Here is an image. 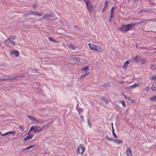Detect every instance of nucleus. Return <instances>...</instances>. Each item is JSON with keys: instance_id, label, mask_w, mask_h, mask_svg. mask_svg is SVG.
Segmentation results:
<instances>
[{"instance_id": "3c124183", "label": "nucleus", "mask_w": 156, "mask_h": 156, "mask_svg": "<svg viewBox=\"0 0 156 156\" xmlns=\"http://www.w3.org/2000/svg\"><path fill=\"white\" fill-rule=\"evenodd\" d=\"M49 39L51 41H54V42H56L55 41H53V40L51 37H49Z\"/></svg>"}, {"instance_id": "c85d7f7f", "label": "nucleus", "mask_w": 156, "mask_h": 156, "mask_svg": "<svg viewBox=\"0 0 156 156\" xmlns=\"http://www.w3.org/2000/svg\"><path fill=\"white\" fill-rule=\"evenodd\" d=\"M119 102L122 104L123 107H125L126 106V104L123 101H121Z\"/></svg>"}, {"instance_id": "39448f33", "label": "nucleus", "mask_w": 156, "mask_h": 156, "mask_svg": "<svg viewBox=\"0 0 156 156\" xmlns=\"http://www.w3.org/2000/svg\"><path fill=\"white\" fill-rule=\"evenodd\" d=\"M77 150L79 152V154H82L85 151V147H83V145L82 144H80L78 147Z\"/></svg>"}, {"instance_id": "a211bd4d", "label": "nucleus", "mask_w": 156, "mask_h": 156, "mask_svg": "<svg viewBox=\"0 0 156 156\" xmlns=\"http://www.w3.org/2000/svg\"><path fill=\"white\" fill-rule=\"evenodd\" d=\"M89 46L91 50H94V48L95 47V45H94L91 44H89Z\"/></svg>"}, {"instance_id": "7c9ffc66", "label": "nucleus", "mask_w": 156, "mask_h": 156, "mask_svg": "<svg viewBox=\"0 0 156 156\" xmlns=\"http://www.w3.org/2000/svg\"><path fill=\"white\" fill-rule=\"evenodd\" d=\"M89 74V72L86 71V72L83 75H82L81 76V77H83L86 76L87 75Z\"/></svg>"}, {"instance_id": "f03ea898", "label": "nucleus", "mask_w": 156, "mask_h": 156, "mask_svg": "<svg viewBox=\"0 0 156 156\" xmlns=\"http://www.w3.org/2000/svg\"><path fill=\"white\" fill-rule=\"evenodd\" d=\"M86 4L87 7L88 11L91 12L93 11V9L92 3L90 2L89 0H84Z\"/></svg>"}, {"instance_id": "412c9836", "label": "nucleus", "mask_w": 156, "mask_h": 156, "mask_svg": "<svg viewBox=\"0 0 156 156\" xmlns=\"http://www.w3.org/2000/svg\"><path fill=\"white\" fill-rule=\"evenodd\" d=\"M13 79L12 78H3L0 79V81H5L8 80H13Z\"/></svg>"}, {"instance_id": "a18cd8bd", "label": "nucleus", "mask_w": 156, "mask_h": 156, "mask_svg": "<svg viewBox=\"0 0 156 156\" xmlns=\"http://www.w3.org/2000/svg\"><path fill=\"white\" fill-rule=\"evenodd\" d=\"M128 88L129 89H134L135 88L133 85L129 86Z\"/></svg>"}, {"instance_id": "393cba45", "label": "nucleus", "mask_w": 156, "mask_h": 156, "mask_svg": "<svg viewBox=\"0 0 156 156\" xmlns=\"http://www.w3.org/2000/svg\"><path fill=\"white\" fill-rule=\"evenodd\" d=\"M147 60L145 58H143L140 60V62L142 64H144L146 62Z\"/></svg>"}, {"instance_id": "bf43d9fd", "label": "nucleus", "mask_w": 156, "mask_h": 156, "mask_svg": "<svg viewBox=\"0 0 156 156\" xmlns=\"http://www.w3.org/2000/svg\"><path fill=\"white\" fill-rule=\"evenodd\" d=\"M77 27V26H75V27L76 28H77V27Z\"/></svg>"}, {"instance_id": "4d7b16f0", "label": "nucleus", "mask_w": 156, "mask_h": 156, "mask_svg": "<svg viewBox=\"0 0 156 156\" xmlns=\"http://www.w3.org/2000/svg\"><path fill=\"white\" fill-rule=\"evenodd\" d=\"M112 127V126H113V123H111Z\"/></svg>"}, {"instance_id": "20e7f679", "label": "nucleus", "mask_w": 156, "mask_h": 156, "mask_svg": "<svg viewBox=\"0 0 156 156\" xmlns=\"http://www.w3.org/2000/svg\"><path fill=\"white\" fill-rule=\"evenodd\" d=\"M4 42L5 44H7L9 46H11V45L14 46L15 44V42L13 41H11L10 38H8L7 40H5Z\"/></svg>"}, {"instance_id": "5fc2aeb1", "label": "nucleus", "mask_w": 156, "mask_h": 156, "mask_svg": "<svg viewBox=\"0 0 156 156\" xmlns=\"http://www.w3.org/2000/svg\"><path fill=\"white\" fill-rule=\"evenodd\" d=\"M33 7L34 8H35V7H36V6L35 5H34V6H33Z\"/></svg>"}, {"instance_id": "2f4dec72", "label": "nucleus", "mask_w": 156, "mask_h": 156, "mask_svg": "<svg viewBox=\"0 0 156 156\" xmlns=\"http://www.w3.org/2000/svg\"><path fill=\"white\" fill-rule=\"evenodd\" d=\"M48 123L46 125L42 127L41 128H40L41 131L42 130H43L44 128H45V129H46V128L48 127Z\"/></svg>"}, {"instance_id": "1a4fd4ad", "label": "nucleus", "mask_w": 156, "mask_h": 156, "mask_svg": "<svg viewBox=\"0 0 156 156\" xmlns=\"http://www.w3.org/2000/svg\"><path fill=\"white\" fill-rule=\"evenodd\" d=\"M36 146V145L35 144H32L30 145V146H29L27 147H25V148H24L22 149V151L23 152H25V150H27V149H29L31 148H33L34 147H35Z\"/></svg>"}, {"instance_id": "f3484780", "label": "nucleus", "mask_w": 156, "mask_h": 156, "mask_svg": "<svg viewBox=\"0 0 156 156\" xmlns=\"http://www.w3.org/2000/svg\"><path fill=\"white\" fill-rule=\"evenodd\" d=\"M28 118H29L31 120L33 121H35L36 120V119L33 116L30 115H28Z\"/></svg>"}, {"instance_id": "f8f14e48", "label": "nucleus", "mask_w": 156, "mask_h": 156, "mask_svg": "<svg viewBox=\"0 0 156 156\" xmlns=\"http://www.w3.org/2000/svg\"><path fill=\"white\" fill-rule=\"evenodd\" d=\"M131 60H129L128 61H126L124 63L123 66V67L124 69H126L128 66V65L130 63Z\"/></svg>"}, {"instance_id": "9d476101", "label": "nucleus", "mask_w": 156, "mask_h": 156, "mask_svg": "<svg viewBox=\"0 0 156 156\" xmlns=\"http://www.w3.org/2000/svg\"><path fill=\"white\" fill-rule=\"evenodd\" d=\"M34 134H30L28 136L25 137L24 139V141H27L31 139L34 136Z\"/></svg>"}, {"instance_id": "6ab92c4d", "label": "nucleus", "mask_w": 156, "mask_h": 156, "mask_svg": "<svg viewBox=\"0 0 156 156\" xmlns=\"http://www.w3.org/2000/svg\"><path fill=\"white\" fill-rule=\"evenodd\" d=\"M140 59V58L138 56H137L135 57L134 58V60L135 62H138L139 61Z\"/></svg>"}, {"instance_id": "423d86ee", "label": "nucleus", "mask_w": 156, "mask_h": 156, "mask_svg": "<svg viewBox=\"0 0 156 156\" xmlns=\"http://www.w3.org/2000/svg\"><path fill=\"white\" fill-rule=\"evenodd\" d=\"M147 20H142L140 21L136 22L133 23H132L131 24L132 25L133 27L134 26H135L139 25L143 23H147Z\"/></svg>"}, {"instance_id": "4468645a", "label": "nucleus", "mask_w": 156, "mask_h": 156, "mask_svg": "<svg viewBox=\"0 0 156 156\" xmlns=\"http://www.w3.org/2000/svg\"><path fill=\"white\" fill-rule=\"evenodd\" d=\"M12 54L16 56H18L19 55V52L16 50H13L11 52Z\"/></svg>"}, {"instance_id": "79ce46f5", "label": "nucleus", "mask_w": 156, "mask_h": 156, "mask_svg": "<svg viewBox=\"0 0 156 156\" xmlns=\"http://www.w3.org/2000/svg\"><path fill=\"white\" fill-rule=\"evenodd\" d=\"M87 122H88V125H89V126L90 127L91 126V124L90 123L89 119H87Z\"/></svg>"}, {"instance_id": "e433bc0d", "label": "nucleus", "mask_w": 156, "mask_h": 156, "mask_svg": "<svg viewBox=\"0 0 156 156\" xmlns=\"http://www.w3.org/2000/svg\"><path fill=\"white\" fill-rule=\"evenodd\" d=\"M102 99L103 100L105 103L107 104H108V100L105 99L104 98H103Z\"/></svg>"}, {"instance_id": "72a5a7b5", "label": "nucleus", "mask_w": 156, "mask_h": 156, "mask_svg": "<svg viewBox=\"0 0 156 156\" xmlns=\"http://www.w3.org/2000/svg\"><path fill=\"white\" fill-rule=\"evenodd\" d=\"M69 47L70 48L73 50L75 49V48L74 46L72 45H69Z\"/></svg>"}, {"instance_id": "9b49d317", "label": "nucleus", "mask_w": 156, "mask_h": 156, "mask_svg": "<svg viewBox=\"0 0 156 156\" xmlns=\"http://www.w3.org/2000/svg\"><path fill=\"white\" fill-rule=\"evenodd\" d=\"M30 14H31L33 15H34L37 16H41L43 15V13H39L37 12H35L34 11H32L31 12H30Z\"/></svg>"}, {"instance_id": "2eb2a0df", "label": "nucleus", "mask_w": 156, "mask_h": 156, "mask_svg": "<svg viewBox=\"0 0 156 156\" xmlns=\"http://www.w3.org/2000/svg\"><path fill=\"white\" fill-rule=\"evenodd\" d=\"M151 89L153 91H155L156 90V83L155 81L152 84L151 87Z\"/></svg>"}, {"instance_id": "c9c22d12", "label": "nucleus", "mask_w": 156, "mask_h": 156, "mask_svg": "<svg viewBox=\"0 0 156 156\" xmlns=\"http://www.w3.org/2000/svg\"><path fill=\"white\" fill-rule=\"evenodd\" d=\"M77 110L79 114H80V112L82 111V109L80 108H78Z\"/></svg>"}, {"instance_id": "f704fd0d", "label": "nucleus", "mask_w": 156, "mask_h": 156, "mask_svg": "<svg viewBox=\"0 0 156 156\" xmlns=\"http://www.w3.org/2000/svg\"><path fill=\"white\" fill-rule=\"evenodd\" d=\"M151 79L155 80H156V75H154L151 77Z\"/></svg>"}, {"instance_id": "49530a36", "label": "nucleus", "mask_w": 156, "mask_h": 156, "mask_svg": "<svg viewBox=\"0 0 156 156\" xmlns=\"http://www.w3.org/2000/svg\"><path fill=\"white\" fill-rule=\"evenodd\" d=\"M150 87H146L144 88V90H148L149 89Z\"/></svg>"}, {"instance_id": "6e6552de", "label": "nucleus", "mask_w": 156, "mask_h": 156, "mask_svg": "<svg viewBox=\"0 0 156 156\" xmlns=\"http://www.w3.org/2000/svg\"><path fill=\"white\" fill-rule=\"evenodd\" d=\"M54 16L52 14H51L50 13H45V14L43 17V19H47L50 17H54Z\"/></svg>"}, {"instance_id": "0eeeda50", "label": "nucleus", "mask_w": 156, "mask_h": 156, "mask_svg": "<svg viewBox=\"0 0 156 156\" xmlns=\"http://www.w3.org/2000/svg\"><path fill=\"white\" fill-rule=\"evenodd\" d=\"M126 153L127 156H132V151L130 148L128 146L126 151Z\"/></svg>"}, {"instance_id": "ea45409f", "label": "nucleus", "mask_w": 156, "mask_h": 156, "mask_svg": "<svg viewBox=\"0 0 156 156\" xmlns=\"http://www.w3.org/2000/svg\"><path fill=\"white\" fill-rule=\"evenodd\" d=\"M16 37L15 36H10L9 38H10V39H14L16 38Z\"/></svg>"}, {"instance_id": "4c0bfd02", "label": "nucleus", "mask_w": 156, "mask_h": 156, "mask_svg": "<svg viewBox=\"0 0 156 156\" xmlns=\"http://www.w3.org/2000/svg\"><path fill=\"white\" fill-rule=\"evenodd\" d=\"M72 59L73 61H76V60H78L79 61L80 60V58H72Z\"/></svg>"}, {"instance_id": "473e14b6", "label": "nucleus", "mask_w": 156, "mask_h": 156, "mask_svg": "<svg viewBox=\"0 0 156 156\" xmlns=\"http://www.w3.org/2000/svg\"><path fill=\"white\" fill-rule=\"evenodd\" d=\"M123 96L126 99H127L129 100H130L131 99V98H130L129 97L126 96L125 95H124Z\"/></svg>"}, {"instance_id": "864d4df0", "label": "nucleus", "mask_w": 156, "mask_h": 156, "mask_svg": "<svg viewBox=\"0 0 156 156\" xmlns=\"http://www.w3.org/2000/svg\"><path fill=\"white\" fill-rule=\"evenodd\" d=\"M119 83H124V82H120Z\"/></svg>"}, {"instance_id": "a19ab883", "label": "nucleus", "mask_w": 156, "mask_h": 156, "mask_svg": "<svg viewBox=\"0 0 156 156\" xmlns=\"http://www.w3.org/2000/svg\"><path fill=\"white\" fill-rule=\"evenodd\" d=\"M89 69V67L88 66H86L83 69L85 71H86V70L88 69Z\"/></svg>"}, {"instance_id": "f257e3e1", "label": "nucleus", "mask_w": 156, "mask_h": 156, "mask_svg": "<svg viewBox=\"0 0 156 156\" xmlns=\"http://www.w3.org/2000/svg\"><path fill=\"white\" fill-rule=\"evenodd\" d=\"M131 24H129L128 25H122L119 28H118L119 30L120 31L122 32H126L133 28Z\"/></svg>"}, {"instance_id": "dca6fc26", "label": "nucleus", "mask_w": 156, "mask_h": 156, "mask_svg": "<svg viewBox=\"0 0 156 156\" xmlns=\"http://www.w3.org/2000/svg\"><path fill=\"white\" fill-rule=\"evenodd\" d=\"M108 2H105V5H104V7L102 10V12H104L105 11L107 6H108Z\"/></svg>"}, {"instance_id": "5701e85b", "label": "nucleus", "mask_w": 156, "mask_h": 156, "mask_svg": "<svg viewBox=\"0 0 156 156\" xmlns=\"http://www.w3.org/2000/svg\"><path fill=\"white\" fill-rule=\"evenodd\" d=\"M7 134H12L13 136H14L16 134V132L13 131H9L7 132Z\"/></svg>"}, {"instance_id": "c03bdc74", "label": "nucleus", "mask_w": 156, "mask_h": 156, "mask_svg": "<svg viewBox=\"0 0 156 156\" xmlns=\"http://www.w3.org/2000/svg\"><path fill=\"white\" fill-rule=\"evenodd\" d=\"M113 133V135H114V137L115 138H117L118 137V136H117L116 135V134H115V132H113V133Z\"/></svg>"}, {"instance_id": "c756f323", "label": "nucleus", "mask_w": 156, "mask_h": 156, "mask_svg": "<svg viewBox=\"0 0 156 156\" xmlns=\"http://www.w3.org/2000/svg\"><path fill=\"white\" fill-rule=\"evenodd\" d=\"M151 68L152 70H155L156 69V65H152L151 66Z\"/></svg>"}, {"instance_id": "b1692460", "label": "nucleus", "mask_w": 156, "mask_h": 156, "mask_svg": "<svg viewBox=\"0 0 156 156\" xmlns=\"http://www.w3.org/2000/svg\"><path fill=\"white\" fill-rule=\"evenodd\" d=\"M141 84V83H140V82H137V83H134L133 85V86L134 88H136V87L139 86Z\"/></svg>"}, {"instance_id": "603ef678", "label": "nucleus", "mask_w": 156, "mask_h": 156, "mask_svg": "<svg viewBox=\"0 0 156 156\" xmlns=\"http://www.w3.org/2000/svg\"><path fill=\"white\" fill-rule=\"evenodd\" d=\"M112 133H113V132H114V129L113 126H112Z\"/></svg>"}, {"instance_id": "58836bf2", "label": "nucleus", "mask_w": 156, "mask_h": 156, "mask_svg": "<svg viewBox=\"0 0 156 156\" xmlns=\"http://www.w3.org/2000/svg\"><path fill=\"white\" fill-rule=\"evenodd\" d=\"M19 128L21 131L23 130L24 129V127L23 126H19Z\"/></svg>"}, {"instance_id": "ddd939ff", "label": "nucleus", "mask_w": 156, "mask_h": 156, "mask_svg": "<svg viewBox=\"0 0 156 156\" xmlns=\"http://www.w3.org/2000/svg\"><path fill=\"white\" fill-rule=\"evenodd\" d=\"M114 142L118 144H122V141L119 140H114Z\"/></svg>"}, {"instance_id": "a878e982", "label": "nucleus", "mask_w": 156, "mask_h": 156, "mask_svg": "<svg viewBox=\"0 0 156 156\" xmlns=\"http://www.w3.org/2000/svg\"><path fill=\"white\" fill-rule=\"evenodd\" d=\"M150 100L154 101H156V95L150 98Z\"/></svg>"}, {"instance_id": "de8ad7c7", "label": "nucleus", "mask_w": 156, "mask_h": 156, "mask_svg": "<svg viewBox=\"0 0 156 156\" xmlns=\"http://www.w3.org/2000/svg\"><path fill=\"white\" fill-rule=\"evenodd\" d=\"M116 8L115 7H113L111 9V12L113 13V10Z\"/></svg>"}, {"instance_id": "13d9d810", "label": "nucleus", "mask_w": 156, "mask_h": 156, "mask_svg": "<svg viewBox=\"0 0 156 156\" xmlns=\"http://www.w3.org/2000/svg\"><path fill=\"white\" fill-rule=\"evenodd\" d=\"M1 133H2V132H0V134H1Z\"/></svg>"}, {"instance_id": "aec40b11", "label": "nucleus", "mask_w": 156, "mask_h": 156, "mask_svg": "<svg viewBox=\"0 0 156 156\" xmlns=\"http://www.w3.org/2000/svg\"><path fill=\"white\" fill-rule=\"evenodd\" d=\"M101 49V48L100 47L98 46L95 45L94 50L97 51H100Z\"/></svg>"}, {"instance_id": "bb28decb", "label": "nucleus", "mask_w": 156, "mask_h": 156, "mask_svg": "<svg viewBox=\"0 0 156 156\" xmlns=\"http://www.w3.org/2000/svg\"><path fill=\"white\" fill-rule=\"evenodd\" d=\"M106 139L108 140V141H112L114 142V139H113L112 138H109L108 136H106Z\"/></svg>"}, {"instance_id": "cd10ccee", "label": "nucleus", "mask_w": 156, "mask_h": 156, "mask_svg": "<svg viewBox=\"0 0 156 156\" xmlns=\"http://www.w3.org/2000/svg\"><path fill=\"white\" fill-rule=\"evenodd\" d=\"M114 13L111 12V15L110 16V19L109 20V21L110 22H111L112 21V18L113 16Z\"/></svg>"}, {"instance_id": "37998d69", "label": "nucleus", "mask_w": 156, "mask_h": 156, "mask_svg": "<svg viewBox=\"0 0 156 156\" xmlns=\"http://www.w3.org/2000/svg\"><path fill=\"white\" fill-rule=\"evenodd\" d=\"M109 84H108V83H105L103 85V86L104 87H108V86H109Z\"/></svg>"}, {"instance_id": "09e8293b", "label": "nucleus", "mask_w": 156, "mask_h": 156, "mask_svg": "<svg viewBox=\"0 0 156 156\" xmlns=\"http://www.w3.org/2000/svg\"><path fill=\"white\" fill-rule=\"evenodd\" d=\"M80 117H81V119H82V120L83 121V122H85V120H84V116H81Z\"/></svg>"}, {"instance_id": "8fccbe9b", "label": "nucleus", "mask_w": 156, "mask_h": 156, "mask_svg": "<svg viewBox=\"0 0 156 156\" xmlns=\"http://www.w3.org/2000/svg\"><path fill=\"white\" fill-rule=\"evenodd\" d=\"M6 135H7V132L5 133L2 134V136H5Z\"/></svg>"}, {"instance_id": "6e6d98bb", "label": "nucleus", "mask_w": 156, "mask_h": 156, "mask_svg": "<svg viewBox=\"0 0 156 156\" xmlns=\"http://www.w3.org/2000/svg\"><path fill=\"white\" fill-rule=\"evenodd\" d=\"M143 10H143V9L141 10L140 11V12H139V13H140V12H141L142 11H143Z\"/></svg>"}, {"instance_id": "7ed1b4c3", "label": "nucleus", "mask_w": 156, "mask_h": 156, "mask_svg": "<svg viewBox=\"0 0 156 156\" xmlns=\"http://www.w3.org/2000/svg\"><path fill=\"white\" fill-rule=\"evenodd\" d=\"M32 130L34 132H38L41 131L40 127V126H33L30 127L29 131L27 133H29Z\"/></svg>"}, {"instance_id": "4be33fe9", "label": "nucleus", "mask_w": 156, "mask_h": 156, "mask_svg": "<svg viewBox=\"0 0 156 156\" xmlns=\"http://www.w3.org/2000/svg\"><path fill=\"white\" fill-rule=\"evenodd\" d=\"M35 121H36L37 122L39 123L40 124H42L44 122V121L42 119H36Z\"/></svg>"}]
</instances>
